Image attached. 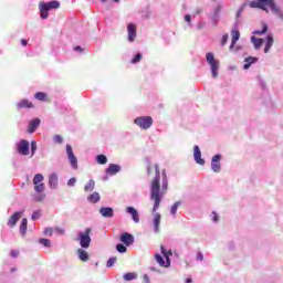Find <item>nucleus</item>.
Returning <instances> with one entry per match:
<instances>
[{
  "label": "nucleus",
  "mask_w": 283,
  "mask_h": 283,
  "mask_svg": "<svg viewBox=\"0 0 283 283\" xmlns=\"http://www.w3.org/2000/svg\"><path fill=\"white\" fill-rule=\"evenodd\" d=\"M163 182L160 188V166L158 164L155 165V177L150 182V200L154 201L151 213L154 216L153 227L156 233L160 232V220H163V216L160 212H157L160 209V203L165 198V193H167V189L169 187V180L167 179V172L163 170L161 174Z\"/></svg>",
  "instance_id": "obj_1"
},
{
  "label": "nucleus",
  "mask_w": 283,
  "mask_h": 283,
  "mask_svg": "<svg viewBox=\"0 0 283 283\" xmlns=\"http://www.w3.org/2000/svg\"><path fill=\"white\" fill-rule=\"evenodd\" d=\"M59 8H61V2L56 0H52L50 2H40L39 9L41 19H48L50 17V10H59Z\"/></svg>",
  "instance_id": "obj_2"
},
{
  "label": "nucleus",
  "mask_w": 283,
  "mask_h": 283,
  "mask_svg": "<svg viewBox=\"0 0 283 283\" xmlns=\"http://www.w3.org/2000/svg\"><path fill=\"white\" fill-rule=\"evenodd\" d=\"M206 61L210 65L212 78H218V72L220 70V60H217L213 53L209 52L206 54Z\"/></svg>",
  "instance_id": "obj_3"
},
{
  "label": "nucleus",
  "mask_w": 283,
  "mask_h": 283,
  "mask_svg": "<svg viewBox=\"0 0 283 283\" xmlns=\"http://www.w3.org/2000/svg\"><path fill=\"white\" fill-rule=\"evenodd\" d=\"M90 233H92L91 228H86L85 232L78 233L80 245L82 249H90V244H92V237H90Z\"/></svg>",
  "instance_id": "obj_4"
},
{
  "label": "nucleus",
  "mask_w": 283,
  "mask_h": 283,
  "mask_svg": "<svg viewBox=\"0 0 283 283\" xmlns=\"http://www.w3.org/2000/svg\"><path fill=\"white\" fill-rule=\"evenodd\" d=\"M134 123L140 129H149V127H151V125H154V118H151V116H140V117L135 118Z\"/></svg>",
  "instance_id": "obj_5"
},
{
  "label": "nucleus",
  "mask_w": 283,
  "mask_h": 283,
  "mask_svg": "<svg viewBox=\"0 0 283 283\" xmlns=\"http://www.w3.org/2000/svg\"><path fill=\"white\" fill-rule=\"evenodd\" d=\"M274 3L275 0H254L249 3V7L266 11V8L271 9Z\"/></svg>",
  "instance_id": "obj_6"
},
{
  "label": "nucleus",
  "mask_w": 283,
  "mask_h": 283,
  "mask_svg": "<svg viewBox=\"0 0 283 283\" xmlns=\"http://www.w3.org/2000/svg\"><path fill=\"white\" fill-rule=\"evenodd\" d=\"M17 151L21 156H29L30 155V142L25 139H21L18 144H15Z\"/></svg>",
  "instance_id": "obj_7"
},
{
  "label": "nucleus",
  "mask_w": 283,
  "mask_h": 283,
  "mask_svg": "<svg viewBox=\"0 0 283 283\" xmlns=\"http://www.w3.org/2000/svg\"><path fill=\"white\" fill-rule=\"evenodd\" d=\"M66 154L72 169H78V159L74 155V150H72V145L70 144L66 145Z\"/></svg>",
  "instance_id": "obj_8"
},
{
  "label": "nucleus",
  "mask_w": 283,
  "mask_h": 283,
  "mask_svg": "<svg viewBox=\"0 0 283 283\" xmlns=\"http://www.w3.org/2000/svg\"><path fill=\"white\" fill-rule=\"evenodd\" d=\"M238 25H240V22L237 20L233 25V30L231 31V44H230V51L233 52V48H235V44L238 41H240V31L238 30Z\"/></svg>",
  "instance_id": "obj_9"
},
{
  "label": "nucleus",
  "mask_w": 283,
  "mask_h": 283,
  "mask_svg": "<svg viewBox=\"0 0 283 283\" xmlns=\"http://www.w3.org/2000/svg\"><path fill=\"white\" fill-rule=\"evenodd\" d=\"M220 160H222V155L217 154L211 159V169L214 174H220L222 166L220 165Z\"/></svg>",
  "instance_id": "obj_10"
},
{
  "label": "nucleus",
  "mask_w": 283,
  "mask_h": 283,
  "mask_svg": "<svg viewBox=\"0 0 283 283\" xmlns=\"http://www.w3.org/2000/svg\"><path fill=\"white\" fill-rule=\"evenodd\" d=\"M123 167L117 164H109L108 167L105 169L106 176H116V174H120Z\"/></svg>",
  "instance_id": "obj_11"
},
{
  "label": "nucleus",
  "mask_w": 283,
  "mask_h": 283,
  "mask_svg": "<svg viewBox=\"0 0 283 283\" xmlns=\"http://www.w3.org/2000/svg\"><path fill=\"white\" fill-rule=\"evenodd\" d=\"M119 240L123 242V244H125V247H132V244H134V234L124 232L120 234Z\"/></svg>",
  "instance_id": "obj_12"
},
{
  "label": "nucleus",
  "mask_w": 283,
  "mask_h": 283,
  "mask_svg": "<svg viewBox=\"0 0 283 283\" xmlns=\"http://www.w3.org/2000/svg\"><path fill=\"white\" fill-rule=\"evenodd\" d=\"M23 216V211H18L14 212L8 221V227H10V229H12L13 227H17V223L19 222V220H21V217Z\"/></svg>",
  "instance_id": "obj_13"
},
{
  "label": "nucleus",
  "mask_w": 283,
  "mask_h": 283,
  "mask_svg": "<svg viewBox=\"0 0 283 283\" xmlns=\"http://www.w3.org/2000/svg\"><path fill=\"white\" fill-rule=\"evenodd\" d=\"M127 34H128V42L129 43H134V41H136V24L134 23H128L127 25Z\"/></svg>",
  "instance_id": "obj_14"
},
{
  "label": "nucleus",
  "mask_w": 283,
  "mask_h": 283,
  "mask_svg": "<svg viewBox=\"0 0 283 283\" xmlns=\"http://www.w3.org/2000/svg\"><path fill=\"white\" fill-rule=\"evenodd\" d=\"M126 213H129L132 216V220L135 222V224H138L140 222V214L138 213V210L134 207H127Z\"/></svg>",
  "instance_id": "obj_15"
},
{
  "label": "nucleus",
  "mask_w": 283,
  "mask_h": 283,
  "mask_svg": "<svg viewBox=\"0 0 283 283\" xmlns=\"http://www.w3.org/2000/svg\"><path fill=\"white\" fill-rule=\"evenodd\" d=\"M49 186H50V189H53V190L59 189V175H56V172H52L49 176Z\"/></svg>",
  "instance_id": "obj_16"
},
{
  "label": "nucleus",
  "mask_w": 283,
  "mask_h": 283,
  "mask_svg": "<svg viewBox=\"0 0 283 283\" xmlns=\"http://www.w3.org/2000/svg\"><path fill=\"white\" fill-rule=\"evenodd\" d=\"M193 156L197 165H205V159H202V153L200 151V147L198 145L193 147Z\"/></svg>",
  "instance_id": "obj_17"
},
{
  "label": "nucleus",
  "mask_w": 283,
  "mask_h": 283,
  "mask_svg": "<svg viewBox=\"0 0 283 283\" xmlns=\"http://www.w3.org/2000/svg\"><path fill=\"white\" fill-rule=\"evenodd\" d=\"M40 125H41L40 118L32 119L29 123V128H28L29 134H34V132H36V129H39Z\"/></svg>",
  "instance_id": "obj_18"
},
{
  "label": "nucleus",
  "mask_w": 283,
  "mask_h": 283,
  "mask_svg": "<svg viewBox=\"0 0 283 283\" xmlns=\"http://www.w3.org/2000/svg\"><path fill=\"white\" fill-rule=\"evenodd\" d=\"M99 213L103 218H114V208L112 207H102Z\"/></svg>",
  "instance_id": "obj_19"
},
{
  "label": "nucleus",
  "mask_w": 283,
  "mask_h": 283,
  "mask_svg": "<svg viewBox=\"0 0 283 283\" xmlns=\"http://www.w3.org/2000/svg\"><path fill=\"white\" fill-rule=\"evenodd\" d=\"M222 10L221 6H217L213 10V13L211 15V21L214 25H218V22L220 21V12Z\"/></svg>",
  "instance_id": "obj_20"
},
{
  "label": "nucleus",
  "mask_w": 283,
  "mask_h": 283,
  "mask_svg": "<svg viewBox=\"0 0 283 283\" xmlns=\"http://www.w3.org/2000/svg\"><path fill=\"white\" fill-rule=\"evenodd\" d=\"M18 109H30L32 107H34V105L32 104V102L28 101V99H22L20 101L18 104Z\"/></svg>",
  "instance_id": "obj_21"
},
{
  "label": "nucleus",
  "mask_w": 283,
  "mask_h": 283,
  "mask_svg": "<svg viewBox=\"0 0 283 283\" xmlns=\"http://www.w3.org/2000/svg\"><path fill=\"white\" fill-rule=\"evenodd\" d=\"M253 63H258V57L248 56L244 59L243 70H249Z\"/></svg>",
  "instance_id": "obj_22"
},
{
  "label": "nucleus",
  "mask_w": 283,
  "mask_h": 283,
  "mask_svg": "<svg viewBox=\"0 0 283 283\" xmlns=\"http://www.w3.org/2000/svg\"><path fill=\"white\" fill-rule=\"evenodd\" d=\"M87 201L91 202V205H96V202H101V193L93 192L87 197Z\"/></svg>",
  "instance_id": "obj_23"
},
{
  "label": "nucleus",
  "mask_w": 283,
  "mask_h": 283,
  "mask_svg": "<svg viewBox=\"0 0 283 283\" xmlns=\"http://www.w3.org/2000/svg\"><path fill=\"white\" fill-rule=\"evenodd\" d=\"M270 10L273 12V14H275V17H277V19L283 21V11L280 9V7H277V4L274 3Z\"/></svg>",
  "instance_id": "obj_24"
},
{
  "label": "nucleus",
  "mask_w": 283,
  "mask_h": 283,
  "mask_svg": "<svg viewBox=\"0 0 283 283\" xmlns=\"http://www.w3.org/2000/svg\"><path fill=\"white\" fill-rule=\"evenodd\" d=\"M77 255L82 262H87V260H90V254L83 249L77 250Z\"/></svg>",
  "instance_id": "obj_25"
},
{
  "label": "nucleus",
  "mask_w": 283,
  "mask_h": 283,
  "mask_svg": "<svg viewBox=\"0 0 283 283\" xmlns=\"http://www.w3.org/2000/svg\"><path fill=\"white\" fill-rule=\"evenodd\" d=\"M273 35L269 34L266 36V43H265V48H264V52L265 54H268V52L271 51V48H273Z\"/></svg>",
  "instance_id": "obj_26"
},
{
  "label": "nucleus",
  "mask_w": 283,
  "mask_h": 283,
  "mask_svg": "<svg viewBox=\"0 0 283 283\" xmlns=\"http://www.w3.org/2000/svg\"><path fill=\"white\" fill-rule=\"evenodd\" d=\"M160 251L167 261V266H169L171 264V260H169V255H172L171 251H167V249H165V245H160Z\"/></svg>",
  "instance_id": "obj_27"
},
{
  "label": "nucleus",
  "mask_w": 283,
  "mask_h": 283,
  "mask_svg": "<svg viewBox=\"0 0 283 283\" xmlns=\"http://www.w3.org/2000/svg\"><path fill=\"white\" fill-rule=\"evenodd\" d=\"M96 187V181L94 179H90L87 184L84 186V191L87 193L88 191H94Z\"/></svg>",
  "instance_id": "obj_28"
},
{
  "label": "nucleus",
  "mask_w": 283,
  "mask_h": 283,
  "mask_svg": "<svg viewBox=\"0 0 283 283\" xmlns=\"http://www.w3.org/2000/svg\"><path fill=\"white\" fill-rule=\"evenodd\" d=\"M27 231H28V219L24 218V219H22L21 224H20L21 235H25Z\"/></svg>",
  "instance_id": "obj_29"
},
{
  "label": "nucleus",
  "mask_w": 283,
  "mask_h": 283,
  "mask_svg": "<svg viewBox=\"0 0 283 283\" xmlns=\"http://www.w3.org/2000/svg\"><path fill=\"white\" fill-rule=\"evenodd\" d=\"M180 205H182V202L180 201H176L171 208H170V216H172V218H176V213H178V207H180Z\"/></svg>",
  "instance_id": "obj_30"
},
{
  "label": "nucleus",
  "mask_w": 283,
  "mask_h": 283,
  "mask_svg": "<svg viewBox=\"0 0 283 283\" xmlns=\"http://www.w3.org/2000/svg\"><path fill=\"white\" fill-rule=\"evenodd\" d=\"M136 277H138V274H136V272H128L124 274L125 282H132V280H136Z\"/></svg>",
  "instance_id": "obj_31"
},
{
  "label": "nucleus",
  "mask_w": 283,
  "mask_h": 283,
  "mask_svg": "<svg viewBox=\"0 0 283 283\" xmlns=\"http://www.w3.org/2000/svg\"><path fill=\"white\" fill-rule=\"evenodd\" d=\"M251 41H252L255 50H260V48H262V43H263L262 39H258L255 36H252Z\"/></svg>",
  "instance_id": "obj_32"
},
{
  "label": "nucleus",
  "mask_w": 283,
  "mask_h": 283,
  "mask_svg": "<svg viewBox=\"0 0 283 283\" xmlns=\"http://www.w3.org/2000/svg\"><path fill=\"white\" fill-rule=\"evenodd\" d=\"M155 260L158 262L159 266H165L167 269V261L165 262V259L160 254H155Z\"/></svg>",
  "instance_id": "obj_33"
},
{
  "label": "nucleus",
  "mask_w": 283,
  "mask_h": 283,
  "mask_svg": "<svg viewBox=\"0 0 283 283\" xmlns=\"http://www.w3.org/2000/svg\"><path fill=\"white\" fill-rule=\"evenodd\" d=\"M146 163V174L147 176H151V158L145 157Z\"/></svg>",
  "instance_id": "obj_34"
},
{
  "label": "nucleus",
  "mask_w": 283,
  "mask_h": 283,
  "mask_svg": "<svg viewBox=\"0 0 283 283\" xmlns=\"http://www.w3.org/2000/svg\"><path fill=\"white\" fill-rule=\"evenodd\" d=\"M33 200L35 202H43L45 200V193L36 192V195L33 196Z\"/></svg>",
  "instance_id": "obj_35"
},
{
  "label": "nucleus",
  "mask_w": 283,
  "mask_h": 283,
  "mask_svg": "<svg viewBox=\"0 0 283 283\" xmlns=\"http://www.w3.org/2000/svg\"><path fill=\"white\" fill-rule=\"evenodd\" d=\"M268 31H269V25L264 24L262 30H254L252 32V34H256L259 36H262V34H266Z\"/></svg>",
  "instance_id": "obj_36"
},
{
  "label": "nucleus",
  "mask_w": 283,
  "mask_h": 283,
  "mask_svg": "<svg viewBox=\"0 0 283 283\" xmlns=\"http://www.w3.org/2000/svg\"><path fill=\"white\" fill-rule=\"evenodd\" d=\"M96 160L98 165H107V156L105 155H97Z\"/></svg>",
  "instance_id": "obj_37"
},
{
  "label": "nucleus",
  "mask_w": 283,
  "mask_h": 283,
  "mask_svg": "<svg viewBox=\"0 0 283 283\" xmlns=\"http://www.w3.org/2000/svg\"><path fill=\"white\" fill-rule=\"evenodd\" d=\"M34 191L35 193H43L45 191V184L34 185Z\"/></svg>",
  "instance_id": "obj_38"
},
{
  "label": "nucleus",
  "mask_w": 283,
  "mask_h": 283,
  "mask_svg": "<svg viewBox=\"0 0 283 283\" xmlns=\"http://www.w3.org/2000/svg\"><path fill=\"white\" fill-rule=\"evenodd\" d=\"M43 175L41 174H36L34 177H33V185H41V182H43Z\"/></svg>",
  "instance_id": "obj_39"
},
{
  "label": "nucleus",
  "mask_w": 283,
  "mask_h": 283,
  "mask_svg": "<svg viewBox=\"0 0 283 283\" xmlns=\"http://www.w3.org/2000/svg\"><path fill=\"white\" fill-rule=\"evenodd\" d=\"M39 244H42V247H45L46 249H50V247H52L50 239H39Z\"/></svg>",
  "instance_id": "obj_40"
},
{
  "label": "nucleus",
  "mask_w": 283,
  "mask_h": 283,
  "mask_svg": "<svg viewBox=\"0 0 283 283\" xmlns=\"http://www.w3.org/2000/svg\"><path fill=\"white\" fill-rule=\"evenodd\" d=\"M140 61H143V53H136L130 63H133V65H136V63H140Z\"/></svg>",
  "instance_id": "obj_41"
},
{
  "label": "nucleus",
  "mask_w": 283,
  "mask_h": 283,
  "mask_svg": "<svg viewBox=\"0 0 283 283\" xmlns=\"http://www.w3.org/2000/svg\"><path fill=\"white\" fill-rule=\"evenodd\" d=\"M116 251H117L118 253H127V247H125L123 243H118V244L116 245Z\"/></svg>",
  "instance_id": "obj_42"
},
{
  "label": "nucleus",
  "mask_w": 283,
  "mask_h": 283,
  "mask_svg": "<svg viewBox=\"0 0 283 283\" xmlns=\"http://www.w3.org/2000/svg\"><path fill=\"white\" fill-rule=\"evenodd\" d=\"M41 216H42V212L41 210H35L32 216H31V220H41Z\"/></svg>",
  "instance_id": "obj_43"
},
{
  "label": "nucleus",
  "mask_w": 283,
  "mask_h": 283,
  "mask_svg": "<svg viewBox=\"0 0 283 283\" xmlns=\"http://www.w3.org/2000/svg\"><path fill=\"white\" fill-rule=\"evenodd\" d=\"M116 260H117L116 256L109 258L107 263H106L107 269H112V266H114L116 264Z\"/></svg>",
  "instance_id": "obj_44"
},
{
  "label": "nucleus",
  "mask_w": 283,
  "mask_h": 283,
  "mask_svg": "<svg viewBox=\"0 0 283 283\" xmlns=\"http://www.w3.org/2000/svg\"><path fill=\"white\" fill-rule=\"evenodd\" d=\"M36 149H38L36 142L32 140L31 142V158H33L34 154H36Z\"/></svg>",
  "instance_id": "obj_45"
},
{
  "label": "nucleus",
  "mask_w": 283,
  "mask_h": 283,
  "mask_svg": "<svg viewBox=\"0 0 283 283\" xmlns=\"http://www.w3.org/2000/svg\"><path fill=\"white\" fill-rule=\"evenodd\" d=\"M48 95H45V93L43 92H38L34 95V98H36V101H43Z\"/></svg>",
  "instance_id": "obj_46"
},
{
  "label": "nucleus",
  "mask_w": 283,
  "mask_h": 283,
  "mask_svg": "<svg viewBox=\"0 0 283 283\" xmlns=\"http://www.w3.org/2000/svg\"><path fill=\"white\" fill-rule=\"evenodd\" d=\"M228 41H229V34L226 33V34H223V36L221 39V48H224V45H227Z\"/></svg>",
  "instance_id": "obj_47"
},
{
  "label": "nucleus",
  "mask_w": 283,
  "mask_h": 283,
  "mask_svg": "<svg viewBox=\"0 0 283 283\" xmlns=\"http://www.w3.org/2000/svg\"><path fill=\"white\" fill-rule=\"evenodd\" d=\"M258 81H259V84H260V87L262 90H266V84L264 83V80H262V76H256Z\"/></svg>",
  "instance_id": "obj_48"
},
{
  "label": "nucleus",
  "mask_w": 283,
  "mask_h": 283,
  "mask_svg": "<svg viewBox=\"0 0 283 283\" xmlns=\"http://www.w3.org/2000/svg\"><path fill=\"white\" fill-rule=\"evenodd\" d=\"M185 21H186V23H188L189 28H193V24L191 23V15L190 14L185 15Z\"/></svg>",
  "instance_id": "obj_49"
},
{
  "label": "nucleus",
  "mask_w": 283,
  "mask_h": 283,
  "mask_svg": "<svg viewBox=\"0 0 283 283\" xmlns=\"http://www.w3.org/2000/svg\"><path fill=\"white\" fill-rule=\"evenodd\" d=\"M74 185H76V178L72 177L67 180V187H74Z\"/></svg>",
  "instance_id": "obj_50"
},
{
  "label": "nucleus",
  "mask_w": 283,
  "mask_h": 283,
  "mask_svg": "<svg viewBox=\"0 0 283 283\" xmlns=\"http://www.w3.org/2000/svg\"><path fill=\"white\" fill-rule=\"evenodd\" d=\"M54 143H57L59 145H61V143H63V137H61V135H55L53 137Z\"/></svg>",
  "instance_id": "obj_51"
},
{
  "label": "nucleus",
  "mask_w": 283,
  "mask_h": 283,
  "mask_svg": "<svg viewBox=\"0 0 283 283\" xmlns=\"http://www.w3.org/2000/svg\"><path fill=\"white\" fill-rule=\"evenodd\" d=\"M52 233H54V230H52V228L44 229V235H52Z\"/></svg>",
  "instance_id": "obj_52"
},
{
  "label": "nucleus",
  "mask_w": 283,
  "mask_h": 283,
  "mask_svg": "<svg viewBox=\"0 0 283 283\" xmlns=\"http://www.w3.org/2000/svg\"><path fill=\"white\" fill-rule=\"evenodd\" d=\"M10 255H11V258H19V251L11 250Z\"/></svg>",
  "instance_id": "obj_53"
},
{
  "label": "nucleus",
  "mask_w": 283,
  "mask_h": 283,
  "mask_svg": "<svg viewBox=\"0 0 283 283\" xmlns=\"http://www.w3.org/2000/svg\"><path fill=\"white\" fill-rule=\"evenodd\" d=\"M244 10V8H240L238 11H237V21L238 19H240V17H242V11Z\"/></svg>",
  "instance_id": "obj_54"
},
{
  "label": "nucleus",
  "mask_w": 283,
  "mask_h": 283,
  "mask_svg": "<svg viewBox=\"0 0 283 283\" xmlns=\"http://www.w3.org/2000/svg\"><path fill=\"white\" fill-rule=\"evenodd\" d=\"M212 222H218L219 220V217H218V213H216V211L212 212Z\"/></svg>",
  "instance_id": "obj_55"
},
{
  "label": "nucleus",
  "mask_w": 283,
  "mask_h": 283,
  "mask_svg": "<svg viewBox=\"0 0 283 283\" xmlns=\"http://www.w3.org/2000/svg\"><path fill=\"white\" fill-rule=\"evenodd\" d=\"M197 260H200L201 262L205 260V255L202 254V252L198 253Z\"/></svg>",
  "instance_id": "obj_56"
},
{
  "label": "nucleus",
  "mask_w": 283,
  "mask_h": 283,
  "mask_svg": "<svg viewBox=\"0 0 283 283\" xmlns=\"http://www.w3.org/2000/svg\"><path fill=\"white\" fill-rule=\"evenodd\" d=\"M144 282H145V283H150V282H149V275H147V274L144 275Z\"/></svg>",
  "instance_id": "obj_57"
},
{
  "label": "nucleus",
  "mask_w": 283,
  "mask_h": 283,
  "mask_svg": "<svg viewBox=\"0 0 283 283\" xmlns=\"http://www.w3.org/2000/svg\"><path fill=\"white\" fill-rule=\"evenodd\" d=\"M21 45H23V48H25V45H28V40L22 39V40H21Z\"/></svg>",
  "instance_id": "obj_58"
},
{
  "label": "nucleus",
  "mask_w": 283,
  "mask_h": 283,
  "mask_svg": "<svg viewBox=\"0 0 283 283\" xmlns=\"http://www.w3.org/2000/svg\"><path fill=\"white\" fill-rule=\"evenodd\" d=\"M74 51H75V52H83V48H81V46H75V48H74Z\"/></svg>",
  "instance_id": "obj_59"
},
{
  "label": "nucleus",
  "mask_w": 283,
  "mask_h": 283,
  "mask_svg": "<svg viewBox=\"0 0 283 283\" xmlns=\"http://www.w3.org/2000/svg\"><path fill=\"white\" fill-rule=\"evenodd\" d=\"M195 14H202V9L200 8L196 9Z\"/></svg>",
  "instance_id": "obj_60"
},
{
  "label": "nucleus",
  "mask_w": 283,
  "mask_h": 283,
  "mask_svg": "<svg viewBox=\"0 0 283 283\" xmlns=\"http://www.w3.org/2000/svg\"><path fill=\"white\" fill-rule=\"evenodd\" d=\"M56 231H57V233H65V230H63L61 228H57Z\"/></svg>",
  "instance_id": "obj_61"
},
{
  "label": "nucleus",
  "mask_w": 283,
  "mask_h": 283,
  "mask_svg": "<svg viewBox=\"0 0 283 283\" xmlns=\"http://www.w3.org/2000/svg\"><path fill=\"white\" fill-rule=\"evenodd\" d=\"M191 282H192L191 279H187V280H186V283H191Z\"/></svg>",
  "instance_id": "obj_62"
},
{
  "label": "nucleus",
  "mask_w": 283,
  "mask_h": 283,
  "mask_svg": "<svg viewBox=\"0 0 283 283\" xmlns=\"http://www.w3.org/2000/svg\"><path fill=\"white\" fill-rule=\"evenodd\" d=\"M198 30H202V24H198Z\"/></svg>",
  "instance_id": "obj_63"
},
{
  "label": "nucleus",
  "mask_w": 283,
  "mask_h": 283,
  "mask_svg": "<svg viewBox=\"0 0 283 283\" xmlns=\"http://www.w3.org/2000/svg\"><path fill=\"white\" fill-rule=\"evenodd\" d=\"M14 271H17V268L11 269V273H14Z\"/></svg>",
  "instance_id": "obj_64"
}]
</instances>
